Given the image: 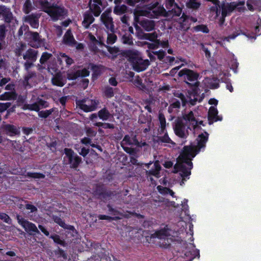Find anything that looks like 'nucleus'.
Wrapping results in <instances>:
<instances>
[{
	"mask_svg": "<svg viewBox=\"0 0 261 261\" xmlns=\"http://www.w3.org/2000/svg\"><path fill=\"white\" fill-rule=\"evenodd\" d=\"M214 6L211 7V13L215 14V18L219 20V23L222 26L225 21L227 16L230 15L238 6L235 3H226L223 1L222 3L219 0H209Z\"/></svg>",
	"mask_w": 261,
	"mask_h": 261,
	"instance_id": "f257e3e1",
	"label": "nucleus"
},
{
	"mask_svg": "<svg viewBox=\"0 0 261 261\" xmlns=\"http://www.w3.org/2000/svg\"><path fill=\"white\" fill-rule=\"evenodd\" d=\"M122 54L123 56L127 58L133 69L137 72L145 70L150 64L148 60H143L137 52L132 50H124Z\"/></svg>",
	"mask_w": 261,
	"mask_h": 261,
	"instance_id": "f03ea898",
	"label": "nucleus"
},
{
	"mask_svg": "<svg viewBox=\"0 0 261 261\" xmlns=\"http://www.w3.org/2000/svg\"><path fill=\"white\" fill-rule=\"evenodd\" d=\"M43 12L47 13L55 21L64 18L68 14L67 10L64 7L58 6L55 3H50Z\"/></svg>",
	"mask_w": 261,
	"mask_h": 261,
	"instance_id": "7ed1b4c3",
	"label": "nucleus"
},
{
	"mask_svg": "<svg viewBox=\"0 0 261 261\" xmlns=\"http://www.w3.org/2000/svg\"><path fill=\"white\" fill-rule=\"evenodd\" d=\"M16 218L18 223L29 234L33 236L40 234V231L35 224L26 220L19 214L17 215Z\"/></svg>",
	"mask_w": 261,
	"mask_h": 261,
	"instance_id": "20e7f679",
	"label": "nucleus"
},
{
	"mask_svg": "<svg viewBox=\"0 0 261 261\" xmlns=\"http://www.w3.org/2000/svg\"><path fill=\"white\" fill-rule=\"evenodd\" d=\"M28 44L32 47L38 48L45 45V39H43L37 32L28 31L26 33Z\"/></svg>",
	"mask_w": 261,
	"mask_h": 261,
	"instance_id": "39448f33",
	"label": "nucleus"
},
{
	"mask_svg": "<svg viewBox=\"0 0 261 261\" xmlns=\"http://www.w3.org/2000/svg\"><path fill=\"white\" fill-rule=\"evenodd\" d=\"M101 18L107 29L112 33L108 34L107 42L108 44H112L114 43V25L113 18L109 16L108 13L104 12L101 15Z\"/></svg>",
	"mask_w": 261,
	"mask_h": 261,
	"instance_id": "423d86ee",
	"label": "nucleus"
},
{
	"mask_svg": "<svg viewBox=\"0 0 261 261\" xmlns=\"http://www.w3.org/2000/svg\"><path fill=\"white\" fill-rule=\"evenodd\" d=\"M38 51L33 48H29L25 53L23 54V59L25 61L24 63L25 70H28L34 66V63L37 59Z\"/></svg>",
	"mask_w": 261,
	"mask_h": 261,
	"instance_id": "0eeeda50",
	"label": "nucleus"
},
{
	"mask_svg": "<svg viewBox=\"0 0 261 261\" xmlns=\"http://www.w3.org/2000/svg\"><path fill=\"white\" fill-rule=\"evenodd\" d=\"M64 151L70 168L76 169L82 162V158L75 154L72 149L65 148Z\"/></svg>",
	"mask_w": 261,
	"mask_h": 261,
	"instance_id": "6e6552de",
	"label": "nucleus"
},
{
	"mask_svg": "<svg viewBox=\"0 0 261 261\" xmlns=\"http://www.w3.org/2000/svg\"><path fill=\"white\" fill-rule=\"evenodd\" d=\"M88 5L91 13L97 17L107 7L108 3L107 0H90Z\"/></svg>",
	"mask_w": 261,
	"mask_h": 261,
	"instance_id": "1a4fd4ad",
	"label": "nucleus"
},
{
	"mask_svg": "<svg viewBox=\"0 0 261 261\" xmlns=\"http://www.w3.org/2000/svg\"><path fill=\"white\" fill-rule=\"evenodd\" d=\"M48 107L49 102L47 101L37 97L34 102L32 103H25L23 105V109L24 110L38 112L41 109L46 108Z\"/></svg>",
	"mask_w": 261,
	"mask_h": 261,
	"instance_id": "9d476101",
	"label": "nucleus"
},
{
	"mask_svg": "<svg viewBox=\"0 0 261 261\" xmlns=\"http://www.w3.org/2000/svg\"><path fill=\"white\" fill-rule=\"evenodd\" d=\"M170 229L168 228L167 226H166L164 228L156 230L153 233L155 239L164 240V242L161 245L165 248H169L171 245L169 239H167L168 237L170 236Z\"/></svg>",
	"mask_w": 261,
	"mask_h": 261,
	"instance_id": "9b49d317",
	"label": "nucleus"
},
{
	"mask_svg": "<svg viewBox=\"0 0 261 261\" xmlns=\"http://www.w3.org/2000/svg\"><path fill=\"white\" fill-rule=\"evenodd\" d=\"M86 101L84 99L79 101L77 103L80 108L85 112H89L94 111L97 105L99 104V101L97 99H89L87 100V103H85Z\"/></svg>",
	"mask_w": 261,
	"mask_h": 261,
	"instance_id": "f8f14e48",
	"label": "nucleus"
},
{
	"mask_svg": "<svg viewBox=\"0 0 261 261\" xmlns=\"http://www.w3.org/2000/svg\"><path fill=\"white\" fill-rule=\"evenodd\" d=\"M178 75L179 77L184 76V79L189 81L193 82L197 81L199 77V74L198 72L194 71L192 69L188 68H184L179 70L178 73Z\"/></svg>",
	"mask_w": 261,
	"mask_h": 261,
	"instance_id": "ddd939ff",
	"label": "nucleus"
},
{
	"mask_svg": "<svg viewBox=\"0 0 261 261\" xmlns=\"http://www.w3.org/2000/svg\"><path fill=\"white\" fill-rule=\"evenodd\" d=\"M95 194L98 196V198L106 201L111 198L112 193L106 190L103 185H97L94 190Z\"/></svg>",
	"mask_w": 261,
	"mask_h": 261,
	"instance_id": "4468645a",
	"label": "nucleus"
},
{
	"mask_svg": "<svg viewBox=\"0 0 261 261\" xmlns=\"http://www.w3.org/2000/svg\"><path fill=\"white\" fill-rule=\"evenodd\" d=\"M2 128L7 135L10 137L19 135L20 133L19 128L14 124H3Z\"/></svg>",
	"mask_w": 261,
	"mask_h": 261,
	"instance_id": "2eb2a0df",
	"label": "nucleus"
},
{
	"mask_svg": "<svg viewBox=\"0 0 261 261\" xmlns=\"http://www.w3.org/2000/svg\"><path fill=\"white\" fill-rule=\"evenodd\" d=\"M89 67L92 71V80L93 81L97 80L101 75L105 69L103 65H96L93 63H90Z\"/></svg>",
	"mask_w": 261,
	"mask_h": 261,
	"instance_id": "dca6fc26",
	"label": "nucleus"
},
{
	"mask_svg": "<svg viewBox=\"0 0 261 261\" xmlns=\"http://www.w3.org/2000/svg\"><path fill=\"white\" fill-rule=\"evenodd\" d=\"M208 136L209 134L206 132L201 133L198 135L197 139V145L196 146L197 149V152H200L201 149H204L206 146V143L208 141Z\"/></svg>",
	"mask_w": 261,
	"mask_h": 261,
	"instance_id": "f3484780",
	"label": "nucleus"
},
{
	"mask_svg": "<svg viewBox=\"0 0 261 261\" xmlns=\"http://www.w3.org/2000/svg\"><path fill=\"white\" fill-rule=\"evenodd\" d=\"M208 124L211 125L214 122L221 121L222 117L218 116V109L213 106L209 108L207 115Z\"/></svg>",
	"mask_w": 261,
	"mask_h": 261,
	"instance_id": "a211bd4d",
	"label": "nucleus"
},
{
	"mask_svg": "<svg viewBox=\"0 0 261 261\" xmlns=\"http://www.w3.org/2000/svg\"><path fill=\"white\" fill-rule=\"evenodd\" d=\"M174 131L175 135L180 138H185L186 135L185 134V125L181 120L177 121L174 126Z\"/></svg>",
	"mask_w": 261,
	"mask_h": 261,
	"instance_id": "6ab92c4d",
	"label": "nucleus"
},
{
	"mask_svg": "<svg viewBox=\"0 0 261 261\" xmlns=\"http://www.w3.org/2000/svg\"><path fill=\"white\" fill-rule=\"evenodd\" d=\"M39 16L37 14L32 13L25 16L24 21L28 23L32 28L37 29L39 26Z\"/></svg>",
	"mask_w": 261,
	"mask_h": 261,
	"instance_id": "aec40b11",
	"label": "nucleus"
},
{
	"mask_svg": "<svg viewBox=\"0 0 261 261\" xmlns=\"http://www.w3.org/2000/svg\"><path fill=\"white\" fill-rule=\"evenodd\" d=\"M180 170L179 171V175L182 178L180 184L182 185V184H184V181H186L187 179H188L189 178V176L191 175V170L192 168H191V167L187 166L184 164H182V165H180Z\"/></svg>",
	"mask_w": 261,
	"mask_h": 261,
	"instance_id": "412c9836",
	"label": "nucleus"
},
{
	"mask_svg": "<svg viewBox=\"0 0 261 261\" xmlns=\"http://www.w3.org/2000/svg\"><path fill=\"white\" fill-rule=\"evenodd\" d=\"M64 229L66 239L68 241L72 242L76 238L78 233L73 226L69 225Z\"/></svg>",
	"mask_w": 261,
	"mask_h": 261,
	"instance_id": "4be33fe9",
	"label": "nucleus"
},
{
	"mask_svg": "<svg viewBox=\"0 0 261 261\" xmlns=\"http://www.w3.org/2000/svg\"><path fill=\"white\" fill-rule=\"evenodd\" d=\"M63 42L65 44L69 46H73L77 43V41L75 40L72 31L68 29L65 33L63 38Z\"/></svg>",
	"mask_w": 261,
	"mask_h": 261,
	"instance_id": "5701e85b",
	"label": "nucleus"
},
{
	"mask_svg": "<svg viewBox=\"0 0 261 261\" xmlns=\"http://www.w3.org/2000/svg\"><path fill=\"white\" fill-rule=\"evenodd\" d=\"M153 167L154 168L146 171V175L147 176L151 175L158 178L160 177V172L162 169V167L160 164L159 161H155L153 163Z\"/></svg>",
	"mask_w": 261,
	"mask_h": 261,
	"instance_id": "b1692460",
	"label": "nucleus"
},
{
	"mask_svg": "<svg viewBox=\"0 0 261 261\" xmlns=\"http://www.w3.org/2000/svg\"><path fill=\"white\" fill-rule=\"evenodd\" d=\"M247 7L249 11L253 12L255 10H261V0H248Z\"/></svg>",
	"mask_w": 261,
	"mask_h": 261,
	"instance_id": "393cba45",
	"label": "nucleus"
},
{
	"mask_svg": "<svg viewBox=\"0 0 261 261\" xmlns=\"http://www.w3.org/2000/svg\"><path fill=\"white\" fill-rule=\"evenodd\" d=\"M139 23L141 27L147 32L153 30L155 26L154 22L153 20L147 19L141 20Z\"/></svg>",
	"mask_w": 261,
	"mask_h": 261,
	"instance_id": "a878e982",
	"label": "nucleus"
},
{
	"mask_svg": "<svg viewBox=\"0 0 261 261\" xmlns=\"http://www.w3.org/2000/svg\"><path fill=\"white\" fill-rule=\"evenodd\" d=\"M199 153V152H197V149L196 146H185L184 147L183 152L181 154H186L187 156L194 158Z\"/></svg>",
	"mask_w": 261,
	"mask_h": 261,
	"instance_id": "bb28decb",
	"label": "nucleus"
},
{
	"mask_svg": "<svg viewBox=\"0 0 261 261\" xmlns=\"http://www.w3.org/2000/svg\"><path fill=\"white\" fill-rule=\"evenodd\" d=\"M155 142L158 144H161L162 143H169L173 145L175 144V143L169 137L167 132H166L163 136H157Z\"/></svg>",
	"mask_w": 261,
	"mask_h": 261,
	"instance_id": "cd10ccee",
	"label": "nucleus"
},
{
	"mask_svg": "<svg viewBox=\"0 0 261 261\" xmlns=\"http://www.w3.org/2000/svg\"><path fill=\"white\" fill-rule=\"evenodd\" d=\"M94 20V18L92 14L89 13H85L84 14V20L82 23L85 28L88 29Z\"/></svg>",
	"mask_w": 261,
	"mask_h": 261,
	"instance_id": "c85d7f7f",
	"label": "nucleus"
},
{
	"mask_svg": "<svg viewBox=\"0 0 261 261\" xmlns=\"http://www.w3.org/2000/svg\"><path fill=\"white\" fill-rule=\"evenodd\" d=\"M185 257L187 258L188 260L186 261H192L196 256H198V258L200 257V253L199 250L197 251H186L184 253Z\"/></svg>",
	"mask_w": 261,
	"mask_h": 261,
	"instance_id": "c756f323",
	"label": "nucleus"
},
{
	"mask_svg": "<svg viewBox=\"0 0 261 261\" xmlns=\"http://www.w3.org/2000/svg\"><path fill=\"white\" fill-rule=\"evenodd\" d=\"M52 83L54 85L58 87H63L65 83L63 81L62 75L60 74H56L52 79Z\"/></svg>",
	"mask_w": 261,
	"mask_h": 261,
	"instance_id": "7c9ffc66",
	"label": "nucleus"
},
{
	"mask_svg": "<svg viewBox=\"0 0 261 261\" xmlns=\"http://www.w3.org/2000/svg\"><path fill=\"white\" fill-rule=\"evenodd\" d=\"M183 118L186 121L191 122L193 125L197 126L198 125V121L196 119L194 113L192 111H190L188 114H185L183 116Z\"/></svg>",
	"mask_w": 261,
	"mask_h": 261,
	"instance_id": "2f4dec72",
	"label": "nucleus"
},
{
	"mask_svg": "<svg viewBox=\"0 0 261 261\" xmlns=\"http://www.w3.org/2000/svg\"><path fill=\"white\" fill-rule=\"evenodd\" d=\"M91 40L97 42L98 44L100 45L101 46H104L106 47L109 52L112 55V59L114 58V47H111L108 45H106L100 38H99V40L97 41L96 39L94 36H93L92 38H91Z\"/></svg>",
	"mask_w": 261,
	"mask_h": 261,
	"instance_id": "473e14b6",
	"label": "nucleus"
},
{
	"mask_svg": "<svg viewBox=\"0 0 261 261\" xmlns=\"http://www.w3.org/2000/svg\"><path fill=\"white\" fill-rule=\"evenodd\" d=\"M111 114L106 108L102 109L98 112L99 118L104 121L108 120Z\"/></svg>",
	"mask_w": 261,
	"mask_h": 261,
	"instance_id": "72a5a7b5",
	"label": "nucleus"
},
{
	"mask_svg": "<svg viewBox=\"0 0 261 261\" xmlns=\"http://www.w3.org/2000/svg\"><path fill=\"white\" fill-rule=\"evenodd\" d=\"M180 19H182V23L184 25H187L190 21L195 22L197 21V19L196 17L187 15L185 13H182Z\"/></svg>",
	"mask_w": 261,
	"mask_h": 261,
	"instance_id": "f704fd0d",
	"label": "nucleus"
},
{
	"mask_svg": "<svg viewBox=\"0 0 261 261\" xmlns=\"http://www.w3.org/2000/svg\"><path fill=\"white\" fill-rule=\"evenodd\" d=\"M123 0H115V4L121 3ZM150 0H124V2L128 6L134 7L136 4L140 2L142 3H148Z\"/></svg>",
	"mask_w": 261,
	"mask_h": 261,
	"instance_id": "c9c22d12",
	"label": "nucleus"
},
{
	"mask_svg": "<svg viewBox=\"0 0 261 261\" xmlns=\"http://www.w3.org/2000/svg\"><path fill=\"white\" fill-rule=\"evenodd\" d=\"M180 159L181 161L180 163L185 164L187 166L191 167V168H193V165L192 162V158L186 155H182L181 154L180 155Z\"/></svg>",
	"mask_w": 261,
	"mask_h": 261,
	"instance_id": "e433bc0d",
	"label": "nucleus"
},
{
	"mask_svg": "<svg viewBox=\"0 0 261 261\" xmlns=\"http://www.w3.org/2000/svg\"><path fill=\"white\" fill-rule=\"evenodd\" d=\"M55 108H53L49 110H46L45 111H38V115L40 118L46 119L53 112H55Z\"/></svg>",
	"mask_w": 261,
	"mask_h": 261,
	"instance_id": "4c0bfd02",
	"label": "nucleus"
},
{
	"mask_svg": "<svg viewBox=\"0 0 261 261\" xmlns=\"http://www.w3.org/2000/svg\"><path fill=\"white\" fill-rule=\"evenodd\" d=\"M27 45L25 43L20 42L15 48V53L17 57H19L22 55L23 51L25 50Z\"/></svg>",
	"mask_w": 261,
	"mask_h": 261,
	"instance_id": "58836bf2",
	"label": "nucleus"
},
{
	"mask_svg": "<svg viewBox=\"0 0 261 261\" xmlns=\"http://www.w3.org/2000/svg\"><path fill=\"white\" fill-rule=\"evenodd\" d=\"M201 3L198 0H189L187 3V8L193 10L198 9Z\"/></svg>",
	"mask_w": 261,
	"mask_h": 261,
	"instance_id": "ea45409f",
	"label": "nucleus"
},
{
	"mask_svg": "<svg viewBox=\"0 0 261 261\" xmlns=\"http://www.w3.org/2000/svg\"><path fill=\"white\" fill-rule=\"evenodd\" d=\"M243 35H245L247 37H249V35L246 34V33L243 31L242 30L240 29H238L235 31L232 34L229 35L227 37V39L229 40V39H234L237 36Z\"/></svg>",
	"mask_w": 261,
	"mask_h": 261,
	"instance_id": "a19ab883",
	"label": "nucleus"
},
{
	"mask_svg": "<svg viewBox=\"0 0 261 261\" xmlns=\"http://www.w3.org/2000/svg\"><path fill=\"white\" fill-rule=\"evenodd\" d=\"M49 238L51 239L55 243L62 246L65 247L67 245V243L64 241V240H61L60 236L57 234L51 235Z\"/></svg>",
	"mask_w": 261,
	"mask_h": 261,
	"instance_id": "79ce46f5",
	"label": "nucleus"
},
{
	"mask_svg": "<svg viewBox=\"0 0 261 261\" xmlns=\"http://www.w3.org/2000/svg\"><path fill=\"white\" fill-rule=\"evenodd\" d=\"M25 176L33 179H43L45 177V175L43 173L39 172H28Z\"/></svg>",
	"mask_w": 261,
	"mask_h": 261,
	"instance_id": "37998d69",
	"label": "nucleus"
},
{
	"mask_svg": "<svg viewBox=\"0 0 261 261\" xmlns=\"http://www.w3.org/2000/svg\"><path fill=\"white\" fill-rule=\"evenodd\" d=\"M147 232H144L143 235L142 236V241H141L143 243H153L154 242V239H155V236H154V233L146 235L147 234Z\"/></svg>",
	"mask_w": 261,
	"mask_h": 261,
	"instance_id": "c03bdc74",
	"label": "nucleus"
},
{
	"mask_svg": "<svg viewBox=\"0 0 261 261\" xmlns=\"http://www.w3.org/2000/svg\"><path fill=\"white\" fill-rule=\"evenodd\" d=\"M53 55L51 54L48 52H44L41 56V58L39 59V63L41 65H44L48 60H49Z\"/></svg>",
	"mask_w": 261,
	"mask_h": 261,
	"instance_id": "a18cd8bd",
	"label": "nucleus"
},
{
	"mask_svg": "<svg viewBox=\"0 0 261 261\" xmlns=\"http://www.w3.org/2000/svg\"><path fill=\"white\" fill-rule=\"evenodd\" d=\"M186 83L189 85L190 87H192V94L194 96H197L199 95L198 93V86L199 83L196 82L194 84L190 83L188 82H186Z\"/></svg>",
	"mask_w": 261,
	"mask_h": 261,
	"instance_id": "49530a36",
	"label": "nucleus"
},
{
	"mask_svg": "<svg viewBox=\"0 0 261 261\" xmlns=\"http://www.w3.org/2000/svg\"><path fill=\"white\" fill-rule=\"evenodd\" d=\"M33 6L31 0H25L23 6V12L25 14H29L31 12Z\"/></svg>",
	"mask_w": 261,
	"mask_h": 261,
	"instance_id": "de8ad7c7",
	"label": "nucleus"
},
{
	"mask_svg": "<svg viewBox=\"0 0 261 261\" xmlns=\"http://www.w3.org/2000/svg\"><path fill=\"white\" fill-rule=\"evenodd\" d=\"M159 122H160V133H164L165 129H166V118L164 115L163 114H159Z\"/></svg>",
	"mask_w": 261,
	"mask_h": 261,
	"instance_id": "09e8293b",
	"label": "nucleus"
},
{
	"mask_svg": "<svg viewBox=\"0 0 261 261\" xmlns=\"http://www.w3.org/2000/svg\"><path fill=\"white\" fill-rule=\"evenodd\" d=\"M143 38L146 39V40H149V41H155V40H158L157 38V34L155 32H153L151 33H145L143 34Z\"/></svg>",
	"mask_w": 261,
	"mask_h": 261,
	"instance_id": "8fccbe9b",
	"label": "nucleus"
},
{
	"mask_svg": "<svg viewBox=\"0 0 261 261\" xmlns=\"http://www.w3.org/2000/svg\"><path fill=\"white\" fill-rule=\"evenodd\" d=\"M117 4H115V14H121L123 13H126L127 8V7L124 5H122L121 6H117Z\"/></svg>",
	"mask_w": 261,
	"mask_h": 261,
	"instance_id": "3c124183",
	"label": "nucleus"
},
{
	"mask_svg": "<svg viewBox=\"0 0 261 261\" xmlns=\"http://www.w3.org/2000/svg\"><path fill=\"white\" fill-rule=\"evenodd\" d=\"M54 221L55 223L58 224L60 227L65 229L69 225L66 224L64 221L60 217L55 216L53 217Z\"/></svg>",
	"mask_w": 261,
	"mask_h": 261,
	"instance_id": "603ef678",
	"label": "nucleus"
},
{
	"mask_svg": "<svg viewBox=\"0 0 261 261\" xmlns=\"http://www.w3.org/2000/svg\"><path fill=\"white\" fill-rule=\"evenodd\" d=\"M34 3L38 4L41 6L42 11H43L50 3L48 0H33Z\"/></svg>",
	"mask_w": 261,
	"mask_h": 261,
	"instance_id": "864d4df0",
	"label": "nucleus"
},
{
	"mask_svg": "<svg viewBox=\"0 0 261 261\" xmlns=\"http://www.w3.org/2000/svg\"><path fill=\"white\" fill-rule=\"evenodd\" d=\"M194 30L196 32H201L206 34L209 32V30L207 27L204 24H199L196 25L194 27Z\"/></svg>",
	"mask_w": 261,
	"mask_h": 261,
	"instance_id": "5fc2aeb1",
	"label": "nucleus"
},
{
	"mask_svg": "<svg viewBox=\"0 0 261 261\" xmlns=\"http://www.w3.org/2000/svg\"><path fill=\"white\" fill-rule=\"evenodd\" d=\"M180 107V102L178 99H175L174 100L168 108L169 112H171L173 109H179Z\"/></svg>",
	"mask_w": 261,
	"mask_h": 261,
	"instance_id": "6e6d98bb",
	"label": "nucleus"
},
{
	"mask_svg": "<svg viewBox=\"0 0 261 261\" xmlns=\"http://www.w3.org/2000/svg\"><path fill=\"white\" fill-rule=\"evenodd\" d=\"M104 95L105 96L108 97H112L114 96V91L112 87L110 86H107L105 87L104 91Z\"/></svg>",
	"mask_w": 261,
	"mask_h": 261,
	"instance_id": "4d7b16f0",
	"label": "nucleus"
},
{
	"mask_svg": "<svg viewBox=\"0 0 261 261\" xmlns=\"http://www.w3.org/2000/svg\"><path fill=\"white\" fill-rule=\"evenodd\" d=\"M6 32V25L5 24H0V40H5Z\"/></svg>",
	"mask_w": 261,
	"mask_h": 261,
	"instance_id": "13d9d810",
	"label": "nucleus"
},
{
	"mask_svg": "<svg viewBox=\"0 0 261 261\" xmlns=\"http://www.w3.org/2000/svg\"><path fill=\"white\" fill-rule=\"evenodd\" d=\"M0 219L9 224L11 223V219L10 217L5 213L0 212Z\"/></svg>",
	"mask_w": 261,
	"mask_h": 261,
	"instance_id": "bf43d9fd",
	"label": "nucleus"
},
{
	"mask_svg": "<svg viewBox=\"0 0 261 261\" xmlns=\"http://www.w3.org/2000/svg\"><path fill=\"white\" fill-rule=\"evenodd\" d=\"M56 255H58V257H62L63 259H66L67 258V254L60 247H58L57 250L55 251Z\"/></svg>",
	"mask_w": 261,
	"mask_h": 261,
	"instance_id": "052dcab7",
	"label": "nucleus"
},
{
	"mask_svg": "<svg viewBox=\"0 0 261 261\" xmlns=\"http://www.w3.org/2000/svg\"><path fill=\"white\" fill-rule=\"evenodd\" d=\"M122 41L124 44L129 45L133 44V38L130 35H123L122 37Z\"/></svg>",
	"mask_w": 261,
	"mask_h": 261,
	"instance_id": "680f3d73",
	"label": "nucleus"
},
{
	"mask_svg": "<svg viewBox=\"0 0 261 261\" xmlns=\"http://www.w3.org/2000/svg\"><path fill=\"white\" fill-rule=\"evenodd\" d=\"M176 5L177 4L175 3V0H166L165 6L167 9L172 10Z\"/></svg>",
	"mask_w": 261,
	"mask_h": 261,
	"instance_id": "e2e57ef3",
	"label": "nucleus"
},
{
	"mask_svg": "<svg viewBox=\"0 0 261 261\" xmlns=\"http://www.w3.org/2000/svg\"><path fill=\"white\" fill-rule=\"evenodd\" d=\"M4 21L7 23H10L13 20V13L9 11L3 16Z\"/></svg>",
	"mask_w": 261,
	"mask_h": 261,
	"instance_id": "0e129e2a",
	"label": "nucleus"
},
{
	"mask_svg": "<svg viewBox=\"0 0 261 261\" xmlns=\"http://www.w3.org/2000/svg\"><path fill=\"white\" fill-rule=\"evenodd\" d=\"M11 105L10 102H0V113H2L6 111Z\"/></svg>",
	"mask_w": 261,
	"mask_h": 261,
	"instance_id": "69168bd1",
	"label": "nucleus"
},
{
	"mask_svg": "<svg viewBox=\"0 0 261 261\" xmlns=\"http://www.w3.org/2000/svg\"><path fill=\"white\" fill-rule=\"evenodd\" d=\"M230 69L234 71V73L237 72V69L239 65V63L237 60H232L231 61L230 63Z\"/></svg>",
	"mask_w": 261,
	"mask_h": 261,
	"instance_id": "338daca9",
	"label": "nucleus"
},
{
	"mask_svg": "<svg viewBox=\"0 0 261 261\" xmlns=\"http://www.w3.org/2000/svg\"><path fill=\"white\" fill-rule=\"evenodd\" d=\"M170 11L173 12L174 15L179 16L181 13L182 9L176 5V6L174 7L173 9H170Z\"/></svg>",
	"mask_w": 261,
	"mask_h": 261,
	"instance_id": "774afa93",
	"label": "nucleus"
}]
</instances>
